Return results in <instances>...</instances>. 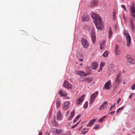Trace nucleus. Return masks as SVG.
I'll return each instance as SVG.
<instances>
[{"instance_id": "obj_1", "label": "nucleus", "mask_w": 135, "mask_h": 135, "mask_svg": "<svg viewBox=\"0 0 135 135\" xmlns=\"http://www.w3.org/2000/svg\"><path fill=\"white\" fill-rule=\"evenodd\" d=\"M90 15L93 19V21L97 28L99 30H102L104 26L102 24L103 21L101 17L98 14L94 12L91 13Z\"/></svg>"}, {"instance_id": "obj_2", "label": "nucleus", "mask_w": 135, "mask_h": 135, "mask_svg": "<svg viewBox=\"0 0 135 135\" xmlns=\"http://www.w3.org/2000/svg\"><path fill=\"white\" fill-rule=\"evenodd\" d=\"M123 33L124 35L126 38L127 46L128 47H129L130 46L131 44V36L129 35L127 30L124 29V30Z\"/></svg>"}, {"instance_id": "obj_3", "label": "nucleus", "mask_w": 135, "mask_h": 135, "mask_svg": "<svg viewBox=\"0 0 135 135\" xmlns=\"http://www.w3.org/2000/svg\"><path fill=\"white\" fill-rule=\"evenodd\" d=\"M127 62L128 64H133L135 62L134 59L132 57V56L129 54H127L126 56Z\"/></svg>"}, {"instance_id": "obj_4", "label": "nucleus", "mask_w": 135, "mask_h": 135, "mask_svg": "<svg viewBox=\"0 0 135 135\" xmlns=\"http://www.w3.org/2000/svg\"><path fill=\"white\" fill-rule=\"evenodd\" d=\"M120 73H119L116 78L115 82L114 84V90H115L117 88V87L118 86L119 83L121 81V80L119 78L120 76Z\"/></svg>"}, {"instance_id": "obj_5", "label": "nucleus", "mask_w": 135, "mask_h": 135, "mask_svg": "<svg viewBox=\"0 0 135 135\" xmlns=\"http://www.w3.org/2000/svg\"><path fill=\"white\" fill-rule=\"evenodd\" d=\"M98 92L96 91L93 94H92L91 96V98L90 100L89 103L91 104L94 100L96 96L98 95Z\"/></svg>"}, {"instance_id": "obj_6", "label": "nucleus", "mask_w": 135, "mask_h": 135, "mask_svg": "<svg viewBox=\"0 0 135 135\" xmlns=\"http://www.w3.org/2000/svg\"><path fill=\"white\" fill-rule=\"evenodd\" d=\"M91 36L93 44H95L96 41L95 33L94 31L93 30L91 33Z\"/></svg>"}, {"instance_id": "obj_7", "label": "nucleus", "mask_w": 135, "mask_h": 135, "mask_svg": "<svg viewBox=\"0 0 135 135\" xmlns=\"http://www.w3.org/2000/svg\"><path fill=\"white\" fill-rule=\"evenodd\" d=\"M64 86L65 88H66L68 89H71L73 88L72 85L66 81H65Z\"/></svg>"}, {"instance_id": "obj_8", "label": "nucleus", "mask_w": 135, "mask_h": 135, "mask_svg": "<svg viewBox=\"0 0 135 135\" xmlns=\"http://www.w3.org/2000/svg\"><path fill=\"white\" fill-rule=\"evenodd\" d=\"M52 130L54 133L57 134H61L63 131V130L60 129L54 128L52 129Z\"/></svg>"}, {"instance_id": "obj_9", "label": "nucleus", "mask_w": 135, "mask_h": 135, "mask_svg": "<svg viewBox=\"0 0 135 135\" xmlns=\"http://www.w3.org/2000/svg\"><path fill=\"white\" fill-rule=\"evenodd\" d=\"M133 17H135V4H133L130 8Z\"/></svg>"}, {"instance_id": "obj_10", "label": "nucleus", "mask_w": 135, "mask_h": 135, "mask_svg": "<svg viewBox=\"0 0 135 135\" xmlns=\"http://www.w3.org/2000/svg\"><path fill=\"white\" fill-rule=\"evenodd\" d=\"M111 84V82L110 81H109L107 82L105 84L104 86L103 87V89H104V88H105L107 90H109L110 88V87Z\"/></svg>"}, {"instance_id": "obj_11", "label": "nucleus", "mask_w": 135, "mask_h": 135, "mask_svg": "<svg viewBox=\"0 0 135 135\" xmlns=\"http://www.w3.org/2000/svg\"><path fill=\"white\" fill-rule=\"evenodd\" d=\"M91 64L92 65L91 66V68L92 69H96L98 66V63L97 62H94L92 63Z\"/></svg>"}, {"instance_id": "obj_12", "label": "nucleus", "mask_w": 135, "mask_h": 135, "mask_svg": "<svg viewBox=\"0 0 135 135\" xmlns=\"http://www.w3.org/2000/svg\"><path fill=\"white\" fill-rule=\"evenodd\" d=\"M75 73L77 75H79L80 76H84V72L82 71L75 70Z\"/></svg>"}, {"instance_id": "obj_13", "label": "nucleus", "mask_w": 135, "mask_h": 135, "mask_svg": "<svg viewBox=\"0 0 135 135\" xmlns=\"http://www.w3.org/2000/svg\"><path fill=\"white\" fill-rule=\"evenodd\" d=\"M84 98V95H83L80 98L77 99L76 101L77 105L79 104L83 101V99Z\"/></svg>"}, {"instance_id": "obj_14", "label": "nucleus", "mask_w": 135, "mask_h": 135, "mask_svg": "<svg viewBox=\"0 0 135 135\" xmlns=\"http://www.w3.org/2000/svg\"><path fill=\"white\" fill-rule=\"evenodd\" d=\"M130 26L131 27L132 31H134L135 30V26L134 23H133L132 19L131 18L129 21Z\"/></svg>"}, {"instance_id": "obj_15", "label": "nucleus", "mask_w": 135, "mask_h": 135, "mask_svg": "<svg viewBox=\"0 0 135 135\" xmlns=\"http://www.w3.org/2000/svg\"><path fill=\"white\" fill-rule=\"evenodd\" d=\"M59 94L61 97H64L66 96L67 93L66 92L62 91V90H60L59 91Z\"/></svg>"}, {"instance_id": "obj_16", "label": "nucleus", "mask_w": 135, "mask_h": 135, "mask_svg": "<svg viewBox=\"0 0 135 135\" xmlns=\"http://www.w3.org/2000/svg\"><path fill=\"white\" fill-rule=\"evenodd\" d=\"M98 3V1L97 0H93L91 2V5L94 7L97 5Z\"/></svg>"}, {"instance_id": "obj_17", "label": "nucleus", "mask_w": 135, "mask_h": 135, "mask_svg": "<svg viewBox=\"0 0 135 135\" xmlns=\"http://www.w3.org/2000/svg\"><path fill=\"white\" fill-rule=\"evenodd\" d=\"M62 114L60 110H59L57 113V120H60L62 119Z\"/></svg>"}, {"instance_id": "obj_18", "label": "nucleus", "mask_w": 135, "mask_h": 135, "mask_svg": "<svg viewBox=\"0 0 135 135\" xmlns=\"http://www.w3.org/2000/svg\"><path fill=\"white\" fill-rule=\"evenodd\" d=\"M96 120V119H94L91 120L90 121L89 123L87 124V127H89L90 126H92L93 124L95 122Z\"/></svg>"}, {"instance_id": "obj_19", "label": "nucleus", "mask_w": 135, "mask_h": 135, "mask_svg": "<svg viewBox=\"0 0 135 135\" xmlns=\"http://www.w3.org/2000/svg\"><path fill=\"white\" fill-rule=\"evenodd\" d=\"M75 113V110H73V111L71 112L70 116L68 118V120H70L72 119V118H73L74 116V115Z\"/></svg>"}, {"instance_id": "obj_20", "label": "nucleus", "mask_w": 135, "mask_h": 135, "mask_svg": "<svg viewBox=\"0 0 135 135\" xmlns=\"http://www.w3.org/2000/svg\"><path fill=\"white\" fill-rule=\"evenodd\" d=\"M92 77H86L85 78V81L88 83H89L91 81L93 80Z\"/></svg>"}, {"instance_id": "obj_21", "label": "nucleus", "mask_w": 135, "mask_h": 135, "mask_svg": "<svg viewBox=\"0 0 135 135\" xmlns=\"http://www.w3.org/2000/svg\"><path fill=\"white\" fill-rule=\"evenodd\" d=\"M69 103L68 102H65L64 104V107L63 109L64 110H65L67 109L69 107Z\"/></svg>"}, {"instance_id": "obj_22", "label": "nucleus", "mask_w": 135, "mask_h": 135, "mask_svg": "<svg viewBox=\"0 0 135 135\" xmlns=\"http://www.w3.org/2000/svg\"><path fill=\"white\" fill-rule=\"evenodd\" d=\"M115 51L116 53V54L118 55L119 54V46L117 45L116 44L115 46Z\"/></svg>"}, {"instance_id": "obj_23", "label": "nucleus", "mask_w": 135, "mask_h": 135, "mask_svg": "<svg viewBox=\"0 0 135 135\" xmlns=\"http://www.w3.org/2000/svg\"><path fill=\"white\" fill-rule=\"evenodd\" d=\"M113 34V32L110 27H109V37L110 38Z\"/></svg>"}, {"instance_id": "obj_24", "label": "nucleus", "mask_w": 135, "mask_h": 135, "mask_svg": "<svg viewBox=\"0 0 135 135\" xmlns=\"http://www.w3.org/2000/svg\"><path fill=\"white\" fill-rule=\"evenodd\" d=\"M108 104V102L107 101H105L104 103H103L102 105V107H103V109L106 108L107 107L106 106V105Z\"/></svg>"}, {"instance_id": "obj_25", "label": "nucleus", "mask_w": 135, "mask_h": 135, "mask_svg": "<svg viewBox=\"0 0 135 135\" xmlns=\"http://www.w3.org/2000/svg\"><path fill=\"white\" fill-rule=\"evenodd\" d=\"M116 12H113V20L114 21H115L116 17L115 16Z\"/></svg>"}, {"instance_id": "obj_26", "label": "nucleus", "mask_w": 135, "mask_h": 135, "mask_svg": "<svg viewBox=\"0 0 135 135\" xmlns=\"http://www.w3.org/2000/svg\"><path fill=\"white\" fill-rule=\"evenodd\" d=\"M89 45V43L87 40L85 39V48H86Z\"/></svg>"}, {"instance_id": "obj_27", "label": "nucleus", "mask_w": 135, "mask_h": 135, "mask_svg": "<svg viewBox=\"0 0 135 135\" xmlns=\"http://www.w3.org/2000/svg\"><path fill=\"white\" fill-rule=\"evenodd\" d=\"M89 17L88 15H85V22L88 21H89Z\"/></svg>"}, {"instance_id": "obj_28", "label": "nucleus", "mask_w": 135, "mask_h": 135, "mask_svg": "<svg viewBox=\"0 0 135 135\" xmlns=\"http://www.w3.org/2000/svg\"><path fill=\"white\" fill-rule=\"evenodd\" d=\"M108 51L107 50L105 51L103 54V56L104 57H106L108 55Z\"/></svg>"}, {"instance_id": "obj_29", "label": "nucleus", "mask_w": 135, "mask_h": 135, "mask_svg": "<svg viewBox=\"0 0 135 135\" xmlns=\"http://www.w3.org/2000/svg\"><path fill=\"white\" fill-rule=\"evenodd\" d=\"M86 72H87L88 74H90L91 73V70H89L90 68L89 67H86Z\"/></svg>"}, {"instance_id": "obj_30", "label": "nucleus", "mask_w": 135, "mask_h": 135, "mask_svg": "<svg viewBox=\"0 0 135 135\" xmlns=\"http://www.w3.org/2000/svg\"><path fill=\"white\" fill-rule=\"evenodd\" d=\"M80 115H78L76 117L74 120L73 123H75L78 120L80 117Z\"/></svg>"}, {"instance_id": "obj_31", "label": "nucleus", "mask_w": 135, "mask_h": 135, "mask_svg": "<svg viewBox=\"0 0 135 135\" xmlns=\"http://www.w3.org/2000/svg\"><path fill=\"white\" fill-rule=\"evenodd\" d=\"M105 43V41H103L102 42V43L100 45V49H103L104 47V43Z\"/></svg>"}, {"instance_id": "obj_32", "label": "nucleus", "mask_w": 135, "mask_h": 135, "mask_svg": "<svg viewBox=\"0 0 135 135\" xmlns=\"http://www.w3.org/2000/svg\"><path fill=\"white\" fill-rule=\"evenodd\" d=\"M60 101L59 100H58L56 102V107L57 108H59L60 107Z\"/></svg>"}, {"instance_id": "obj_33", "label": "nucleus", "mask_w": 135, "mask_h": 135, "mask_svg": "<svg viewBox=\"0 0 135 135\" xmlns=\"http://www.w3.org/2000/svg\"><path fill=\"white\" fill-rule=\"evenodd\" d=\"M100 127V126L99 125H97L93 127V129H98Z\"/></svg>"}, {"instance_id": "obj_34", "label": "nucleus", "mask_w": 135, "mask_h": 135, "mask_svg": "<svg viewBox=\"0 0 135 135\" xmlns=\"http://www.w3.org/2000/svg\"><path fill=\"white\" fill-rule=\"evenodd\" d=\"M81 43L83 45V47H84V38H82L81 40Z\"/></svg>"}, {"instance_id": "obj_35", "label": "nucleus", "mask_w": 135, "mask_h": 135, "mask_svg": "<svg viewBox=\"0 0 135 135\" xmlns=\"http://www.w3.org/2000/svg\"><path fill=\"white\" fill-rule=\"evenodd\" d=\"M105 65V63L104 62H101L100 65V67H103Z\"/></svg>"}, {"instance_id": "obj_36", "label": "nucleus", "mask_w": 135, "mask_h": 135, "mask_svg": "<svg viewBox=\"0 0 135 135\" xmlns=\"http://www.w3.org/2000/svg\"><path fill=\"white\" fill-rule=\"evenodd\" d=\"M121 7L122 8H123L124 10L126 11H127V10L125 7V6L124 5H121Z\"/></svg>"}, {"instance_id": "obj_37", "label": "nucleus", "mask_w": 135, "mask_h": 135, "mask_svg": "<svg viewBox=\"0 0 135 135\" xmlns=\"http://www.w3.org/2000/svg\"><path fill=\"white\" fill-rule=\"evenodd\" d=\"M88 105V102L86 101L85 102V108H87Z\"/></svg>"}, {"instance_id": "obj_38", "label": "nucleus", "mask_w": 135, "mask_h": 135, "mask_svg": "<svg viewBox=\"0 0 135 135\" xmlns=\"http://www.w3.org/2000/svg\"><path fill=\"white\" fill-rule=\"evenodd\" d=\"M131 89L133 90L135 89V83L132 85L131 86Z\"/></svg>"}, {"instance_id": "obj_39", "label": "nucleus", "mask_w": 135, "mask_h": 135, "mask_svg": "<svg viewBox=\"0 0 135 135\" xmlns=\"http://www.w3.org/2000/svg\"><path fill=\"white\" fill-rule=\"evenodd\" d=\"M134 94L133 93H131L130 96H129V98L131 99L132 98V96L133 95H134Z\"/></svg>"}, {"instance_id": "obj_40", "label": "nucleus", "mask_w": 135, "mask_h": 135, "mask_svg": "<svg viewBox=\"0 0 135 135\" xmlns=\"http://www.w3.org/2000/svg\"><path fill=\"white\" fill-rule=\"evenodd\" d=\"M125 107L124 106H123L122 107H121V108H119L118 109H119V110L120 111L122 110Z\"/></svg>"}, {"instance_id": "obj_41", "label": "nucleus", "mask_w": 135, "mask_h": 135, "mask_svg": "<svg viewBox=\"0 0 135 135\" xmlns=\"http://www.w3.org/2000/svg\"><path fill=\"white\" fill-rule=\"evenodd\" d=\"M115 111H113L112 112H110L108 113V114H110L111 115H112L113 114H114L115 113Z\"/></svg>"}, {"instance_id": "obj_42", "label": "nucleus", "mask_w": 135, "mask_h": 135, "mask_svg": "<svg viewBox=\"0 0 135 135\" xmlns=\"http://www.w3.org/2000/svg\"><path fill=\"white\" fill-rule=\"evenodd\" d=\"M103 119L102 118L99 120L98 122H102L103 121Z\"/></svg>"}, {"instance_id": "obj_43", "label": "nucleus", "mask_w": 135, "mask_h": 135, "mask_svg": "<svg viewBox=\"0 0 135 135\" xmlns=\"http://www.w3.org/2000/svg\"><path fill=\"white\" fill-rule=\"evenodd\" d=\"M120 111V110H119V109H118L117 110L116 112V114H118L119 113Z\"/></svg>"}, {"instance_id": "obj_44", "label": "nucleus", "mask_w": 135, "mask_h": 135, "mask_svg": "<svg viewBox=\"0 0 135 135\" xmlns=\"http://www.w3.org/2000/svg\"><path fill=\"white\" fill-rule=\"evenodd\" d=\"M114 107V106H112L110 108L109 110L111 111L112 110V109Z\"/></svg>"}, {"instance_id": "obj_45", "label": "nucleus", "mask_w": 135, "mask_h": 135, "mask_svg": "<svg viewBox=\"0 0 135 135\" xmlns=\"http://www.w3.org/2000/svg\"><path fill=\"white\" fill-rule=\"evenodd\" d=\"M120 98H119L117 100V104L119 102L120 100Z\"/></svg>"}, {"instance_id": "obj_46", "label": "nucleus", "mask_w": 135, "mask_h": 135, "mask_svg": "<svg viewBox=\"0 0 135 135\" xmlns=\"http://www.w3.org/2000/svg\"><path fill=\"white\" fill-rule=\"evenodd\" d=\"M81 133L83 134V135L84 134V128L83 129L81 132Z\"/></svg>"}, {"instance_id": "obj_47", "label": "nucleus", "mask_w": 135, "mask_h": 135, "mask_svg": "<svg viewBox=\"0 0 135 135\" xmlns=\"http://www.w3.org/2000/svg\"><path fill=\"white\" fill-rule=\"evenodd\" d=\"M77 124H75L74 125V126H73L72 127V128H75V127H76L77 126Z\"/></svg>"}, {"instance_id": "obj_48", "label": "nucleus", "mask_w": 135, "mask_h": 135, "mask_svg": "<svg viewBox=\"0 0 135 135\" xmlns=\"http://www.w3.org/2000/svg\"><path fill=\"white\" fill-rule=\"evenodd\" d=\"M103 109V107H102V106H101L100 107V108H99V110H100L102 109Z\"/></svg>"}, {"instance_id": "obj_49", "label": "nucleus", "mask_w": 135, "mask_h": 135, "mask_svg": "<svg viewBox=\"0 0 135 135\" xmlns=\"http://www.w3.org/2000/svg\"><path fill=\"white\" fill-rule=\"evenodd\" d=\"M88 129H85V134L87 132H88Z\"/></svg>"}, {"instance_id": "obj_50", "label": "nucleus", "mask_w": 135, "mask_h": 135, "mask_svg": "<svg viewBox=\"0 0 135 135\" xmlns=\"http://www.w3.org/2000/svg\"><path fill=\"white\" fill-rule=\"evenodd\" d=\"M84 16H83L82 18V20L84 22Z\"/></svg>"}, {"instance_id": "obj_51", "label": "nucleus", "mask_w": 135, "mask_h": 135, "mask_svg": "<svg viewBox=\"0 0 135 135\" xmlns=\"http://www.w3.org/2000/svg\"><path fill=\"white\" fill-rule=\"evenodd\" d=\"M42 132H39V135H42Z\"/></svg>"}, {"instance_id": "obj_52", "label": "nucleus", "mask_w": 135, "mask_h": 135, "mask_svg": "<svg viewBox=\"0 0 135 135\" xmlns=\"http://www.w3.org/2000/svg\"><path fill=\"white\" fill-rule=\"evenodd\" d=\"M79 61L80 62L82 61H83V59H80Z\"/></svg>"}, {"instance_id": "obj_53", "label": "nucleus", "mask_w": 135, "mask_h": 135, "mask_svg": "<svg viewBox=\"0 0 135 135\" xmlns=\"http://www.w3.org/2000/svg\"><path fill=\"white\" fill-rule=\"evenodd\" d=\"M107 116H106V115H105V116H104L103 117H102V118H103V119H104V118H105L106 117H107Z\"/></svg>"}, {"instance_id": "obj_54", "label": "nucleus", "mask_w": 135, "mask_h": 135, "mask_svg": "<svg viewBox=\"0 0 135 135\" xmlns=\"http://www.w3.org/2000/svg\"><path fill=\"white\" fill-rule=\"evenodd\" d=\"M117 25H115V30H117Z\"/></svg>"}, {"instance_id": "obj_55", "label": "nucleus", "mask_w": 135, "mask_h": 135, "mask_svg": "<svg viewBox=\"0 0 135 135\" xmlns=\"http://www.w3.org/2000/svg\"><path fill=\"white\" fill-rule=\"evenodd\" d=\"M21 32H22V33H25V32L23 31H21Z\"/></svg>"}, {"instance_id": "obj_56", "label": "nucleus", "mask_w": 135, "mask_h": 135, "mask_svg": "<svg viewBox=\"0 0 135 135\" xmlns=\"http://www.w3.org/2000/svg\"><path fill=\"white\" fill-rule=\"evenodd\" d=\"M61 135H67V134L66 133H64L62 134Z\"/></svg>"}, {"instance_id": "obj_57", "label": "nucleus", "mask_w": 135, "mask_h": 135, "mask_svg": "<svg viewBox=\"0 0 135 135\" xmlns=\"http://www.w3.org/2000/svg\"><path fill=\"white\" fill-rule=\"evenodd\" d=\"M87 75V73H85V76H86Z\"/></svg>"}, {"instance_id": "obj_58", "label": "nucleus", "mask_w": 135, "mask_h": 135, "mask_svg": "<svg viewBox=\"0 0 135 135\" xmlns=\"http://www.w3.org/2000/svg\"><path fill=\"white\" fill-rule=\"evenodd\" d=\"M79 124V122H78L76 124H77V126L78 124Z\"/></svg>"}, {"instance_id": "obj_59", "label": "nucleus", "mask_w": 135, "mask_h": 135, "mask_svg": "<svg viewBox=\"0 0 135 135\" xmlns=\"http://www.w3.org/2000/svg\"><path fill=\"white\" fill-rule=\"evenodd\" d=\"M69 113V112H68V113H66V116L68 115V114Z\"/></svg>"}, {"instance_id": "obj_60", "label": "nucleus", "mask_w": 135, "mask_h": 135, "mask_svg": "<svg viewBox=\"0 0 135 135\" xmlns=\"http://www.w3.org/2000/svg\"><path fill=\"white\" fill-rule=\"evenodd\" d=\"M81 128V127L79 128V130H80Z\"/></svg>"}, {"instance_id": "obj_61", "label": "nucleus", "mask_w": 135, "mask_h": 135, "mask_svg": "<svg viewBox=\"0 0 135 135\" xmlns=\"http://www.w3.org/2000/svg\"><path fill=\"white\" fill-rule=\"evenodd\" d=\"M133 17L134 18V20L135 21V17Z\"/></svg>"}, {"instance_id": "obj_62", "label": "nucleus", "mask_w": 135, "mask_h": 135, "mask_svg": "<svg viewBox=\"0 0 135 135\" xmlns=\"http://www.w3.org/2000/svg\"><path fill=\"white\" fill-rule=\"evenodd\" d=\"M82 65V63H81L80 64V66H81Z\"/></svg>"}, {"instance_id": "obj_63", "label": "nucleus", "mask_w": 135, "mask_h": 135, "mask_svg": "<svg viewBox=\"0 0 135 135\" xmlns=\"http://www.w3.org/2000/svg\"><path fill=\"white\" fill-rule=\"evenodd\" d=\"M115 105V103H114V105L113 106H114V107Z\"/></svg>"}, {"instance_id": "obj_64", "label": "nucleus", "mask_w": 135, "mask_h": 135, "mask_svg": "<svg viewBox=\"0 0 135 135\" xmlns=\"http://www.w3.org/2000/svg\"><path fill=\"white\" fill-rule=\"evenodd\" d=\"M83 107L84 108V104L83 105Z\"/></svg>"}]
</instances>
